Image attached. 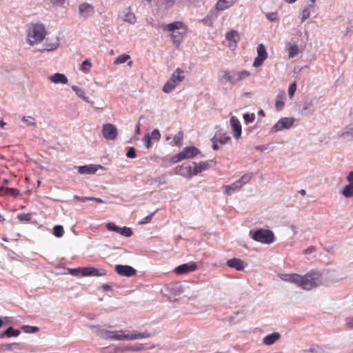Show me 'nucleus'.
<instances>
[{
  "instance_id": "obj_1",
  "label": "nucleus",
  "mask_w": 353,
  "mask_h": 353,
  "mask_svg": "<svg viewBox=\"0 0 353 353\" xmlns=\"http://www.w3.org/2000/svg\"><path fill=\"white\" fill-rule=\"evenodd\" d=\"M160 28L164 32H170L172 41L176 47L179 46L183 42L188 31V26L179 21L169 24H162Z\"/></svg>"
},
{
  "instance_id": "obj_2",
  "label": "nucleus",
  "mask_w": 353,
  "mask_h": 353,
  "mask_svg": "<svg viewBox=\"0 0 353 353\" xmlns=\"http://www.w3.org/2000/svg\"><path fill=\"white\" fill-rule=\"evenodd\" d=\"M321 274L316 271H310L305 275L299 274L297 286L303 290H310L319 286L321 283Z\"/></svg>"
},
{
  "instance_id": "obj_3",
  "label": "nucleus",
  "mask_w": 353,
  "mask_h": 353,
  "mask_svg": "<svg viewBox=\"0 0 353 353\" xmlns=\"http://www.w3.org/2000/svg\"><path fill=\"white\" fill-rule=\"evenodd\" d=\"M151 334L148 332H138L137 331H133L131 333L125 334V331L123 330H117V331H106L105 332V338L110 340H117V341H123V340H135L139 339H145L150 337Z\"/></svg>"
},
{
  "instance_id": "obj_4",
  "label": "nucleus",
  "mask_w": 353,
  "mask_h": 353,
  "mask_svg": "<svg viewBox=\"0 0 353 353\" xmlns=\"http://www.w3.org/2000/svg\"><path fill=\"white\" fill-rule=\"evenodd\" d=\"M46 34V28L40 23H32L28 28L27 39L30 45L41 42Z\"/></svg>"
},
{
  "instance_id": "obj_5",
  "label": "nucleus",
  "mask_w": 353,
  "mask_h": 353,
  "mask_svg": "<svg viewBox=\"0 0 353 353\" xmlns=\"http://www.w3.org/2000/svg\"><path fill=\"white\" fill-rule=\"evenodd\" d=\"M69 273L75 276H103L106 274L104 269H97L94 267H83L78 268H71L68 270Z\"/></svg>"
},
{
  "instance_id": "obj_6",
  "label": "nucleus",
  "mask_w": 353,
  "mask_h": 353,
  "mask_svg": "<svg viewBox=\"0 0 353 353\" xmlns=\"http://www.w3.org/2000/svg\"><path fill=\"white\" fill-rule=\"evenodd\" d=\"M185 79L184 71L178 68L172 74L170 78L165 83L162 88V91L165 93H170L175 89Z\"/></svg>"
},
{
  "instance_id": "obj_7",
  "label": "nucleus",
  "mask_w": 353,
  "mask_h": 353,
  "mask_svg": "<svg viewBox=\"0 0 353 353\" xmlns=\"http://www.w3.org/2000/svg\"><path fill=\"white\" fill-rule=\"evenodd\" d=\"M250 237L255 241L270 244L274 241L275 236L272 231L267 229H258L250 231Z\"/></svg>"
},
{
  "instance_id": "obj_8",
  "label": "nucleus",
  "mask_w": 353,
  "mask_h": 353,
  "mask_svg": "<svg viewBox=\"0 0 353 353\" xmlns=\"http://www.w3.org/2000/svg\"><path fill=\"white\" fill-rule=\"evenodd\" d=\"M199 153L200 150L194 146L185 147L181 152L173 156L171 159V161L173 163H176L183 159L194 158Z\"/></svg>"
},
{
  "instance_id": "obj_9",
  "label": "nucleus",
  "mask_w": 353,
  "mask_h": 353,
  "mask_svg": "<svg viewBox=\"0 0 353 353\" xmlns=\"http://www.w3.org/2000/svg\"><path fill=\"white\" fill-rule=\"evenodd\" d=\"M230 137L227 133L218 132L212 139V148L214 150H217L219 149L218 143L225 144L230 141Z\"/></svg>"
},
{
  "instance_id": "obj_10",
  "label": "nucleus",
  "mask_w": 353,
  "mask_h": 353,
  "mask_svg": "<svg viewBox=\"0 0 353 353\" xmlns=\"http://www.w3.org/2000/svg\"><path fill=\"white\" fill-rule=\"evenodd\" d=\"M267 58L268 53L265 47L263 44L261 43L257 47V56L254 59L253 66L256 68L261 66Z\"/></svg>"
},
{
  "instance_id": "obj_11",
  "label": "nucleus",
  "mask_w": 353,
  "mask_h": 353,
  "mask_svg": "<svg viewBox=\"0 0 353 353\" xmlns=\"http://www.w3.org/2000/svg\"><path fill=\"white\" fill-rule=\"evenodd\" d=\"M193 168H194V163H192V164L184 163L181 166L176 167V170L177 174L190 179L196 175Z\"/></svg>"
},
{
  "instance_id": "obj_12",
  "label": "nucleus",
  "mask_w": 353,
  "mask_h": 353,
  "mask_svg": "<svg viewBox=\"0 0 353 353\" xmlns=\"http://www.w3.org/2000/svg\"><path fill=\"white\" fill-rule=\"evenodd\" d=\"M103 136L107 140H114L117 137V128L111 124L107 123L103 125Z\"/></svg>"
},
{
  "instance_id": "obj_13",
  "label": "nucleus",
  "mask_w": 353,
  "mask_h": 353,
  "mask_svg": "<svg viewBox=\"0 0 353 353\" xmlns=\"http://www.w3.org/2000/svg\"><path fill=\"white\" fill-rule=\"evenodd\" d=\"M294 122V119L284 117L281 119L272 128L274 132L281 131L283 129H289Z\"/></svg>"
},
{
  "instance_id": "obj_14",
  "label": "nucleus",
  "mask_w": 353,
  "mask_h": 353,
  "mask_svg": "<svg viewBox=\"0 0 353 353\" xmlns=\"http://www.w3.org/2000/svg\"><path fill=\"white\" fill-rule=\"evenodd\" d=\"M197 265L196 263H183L174 269V272L178 275L185 274L189 272H194L196 270Z\"/></svg>"
},
{
  "instance_id": "obj_15",
  "label": "nucleus",
  "mask_w": 353,
  "mask_h": 353,
  "mask_svg": "<svg viewBox=\"0 0 353 353\" xmlns=\"http://www.w3.org/2000/svg\"><path fill=\"white\" fill-rule=\"evenodd\" d=\"M115 271L121 276H132L136 274L137 271L134 268L129 265H117L115 266Z\"/></svg>"
},
{
  "instance_id": "obj_16",
  "label": "nucleus",
  "mask_w": 353,
  "mask_h": 353,
  "mask_svg": "<svg viewBox=\"0 0 353 353\" xmlns=\"http://www.w3.org/2000/svg\"><path fill=\"white\" fill-rule=\"evenodd\" d=\"M230 123L233 130L234 137L239 139L241 134V125L239 121L234 117L230 119Z\"/></svg>"
},
{
  "instance_id": "obj_17",
  "label": "nucleus",
  "mask_w": 353,
  "mask_h": 353,
  "mask_svg": "<svg viewBox=\"0 0 353 353\" xmlns=\"http://www.w3.org/2000/svg\"><path fill=\"white\" fill-rule=\"evenodd\" d=\"M227 265L231 268L241 271L245 267V263L240 259L233 258L227 261Z\"/></svg>"
},
{
  "instance_id": "obj_18",
  "label": "nucleus",
  "mask_w": 353,
  "mask_h": 353,
  "mask_svg": "<svg viewBox=\"0 0 353 353\" xmlns=\"http://www.w3.org/2000/svg\"><path fill=\"white\" fill-rule=\"evenodd\" d=\"M49 79L54 83L66 84L68 82V78L63 74L56 73L49 77Z\"/></svg>"
},
{
  "instance_id": "obj_19",
  "label": "nucleus",
  "mask_w": 353,
  "mask_h": 353,
  "mask_svg": "<svg viewBox=\"0 0 353 353\" xmlns=\"http://www.w3.org/2000/svg\"><path fill=\"white\" fill-rule=\"evenodd\" d=\"M279 277L283 281L290 282L297 285L299 274H280Z\"/></svg>"
},
{
  "instance_id": "obj_20",
  "label": "nucleus",
  "mask_w": 353,
  "mask_h": 353,
  "mask_svg": "<svg viewBox=\"0 0 353 353\" xmlns=\"http://www.w3.org/2000/svg\"><path fill=\"white\" fill-rule=\"evenodd\" d=\"M235 2V0H219L216 4V9L222 11L231 7Z\"/></svg>"
},
{
  "instance_id": "obj_21",
  "label": "nucleus",
  "mask_w": 353,
  "mask_h": 353,
  "mask_svg": "<svg viewBox=\"0 0 353 353\" xmlns=\"http://www.w3.org/2000/svg\"><path fill=\"white\" fill-rule=\"evenodd\" d=\"M239 183H240L236 181L234 183H233L232 185H223V188L225 190V193L228 195H230L232 193H234V192L241 190L242 188V187L241 186V185Z\"/></svg>"
},
{
  "instance_id": "obj_22",
  "label": "nucleus",
  "mask_w": 353,
  "mask_h": 353,
  "mask_svg": "<svg viewBox=\"0 0 353 353\" xmlns=\"http://www.w3.org/2000/svg\"><path fill=\"white\" fill-rule=\"evenodd\" d=\"M194 168H193L194 169V174L196 175L203 171L208 170L210 167L209 161H202L199 163L194 162Z\"/></svg>"
},
{
  "instance_id": "obj_23",
  "label": "nucleus",
  "mask_w": 353,
  "mask_h": 353,
  "mask_svg": "<svg viewBox=\"0 0 353 353\" xmlns=\"http://www.w3.org/2000/svg\"><path fill=\"white\" fill-rule=\"evenodd\" d=\"M97 170L98 168L94 165L79 166L78 168L80 174H94Z\"/></svg>"
},
{
  "instance_id": "obj_24",
  "label": "nucleus",
  "mask_w": 353,
  "mask_h": 353,
  "mask_svg": "<svg viewBox=\"0 0 353 353\" xmlns=\"http://www.w3.org/2000/svg\"><path fill=\"white\" fill-rule=\"evenodd\" d=\"M225 37L228 41L234 43V47L236 46L237 42L240 40V36L236 30H230V32H227Z\"/></svg>"
},
{
  "instance_id": "obj_25",
  "label": "nucleus",
  "mask_w": 353,
  "mask_h": 353,
  "mask_svg": "<svg viewBox=\"0 0 353 353\" xmlns=\"http://www.w3.org/2000/svg\"><path fill=\"white\" fill-rule=\"evenodd\" d=\"M279 338L280 334L278 332H274L264 337L263 342L265 345H270L274 343Z\"/></svg>"
},
{
  "instance_id": "obj_26",
  "label": "nucleus",
  "mask_w": 353,
  "mask_h": 353,
  "mask_svg": "<svg viewBox=\"0 0 353 353\" xmlns=\"http://www.w3.org/2000/svg\"><path fill=\"white\" fill-rule=\"evenodd\" d=\"M79 12L84 17H88L93 12V8L91 5L83 3L79 6Z\"/></svg>"
},
{
  "instance_id": "obj_27",
  "label": "nucleus",
  "mask_w": 353,
  "mask_h": 353,
  "mask_svg": "<svg viewBox=\"0 0 353 353\" xmlns=\"http://www.w3.org/2000/svg\"><path fill=\"white\" fill-rule=\"evenodd\" d=\"M285 97V94L284 91L280 92L276 97V101L275 103L276 109L279 111L281 110L284 107V99Z\"/></svg>"
},
{
  "instance_id": "obj_28",
  "label": "nucleus",
  "mask_w": 353,
  "mask_h": 353,
  "mask_svg": "<svg viewBox=\"0 0 353 353\" xmlns=\"http://www.w3.org/2000/svg\"><path fill=\"white\" fill-rule=\"evenodd\" d=\"M250 76V72L247 70H242L240 72H234V85Z\"/></svg>"
},
{
  "instance_id": "obj_29",
  "label": "nucleus",
  "mask_w": 353,
  "mask_h": 353,
  "mask_svg": "<svg viewBox=\"0 0 353 353\" xmlns=\"http://www.w3.org/2000/svg\"><path fill=\"white\" fill-rule=\"evenodd\" d=\"M1 190L3 192V194L6 195H10L14 197H16L20 194V191L16 188H2Z\"/></svg>"
},
{
  "instance_id": "obj_30",
  "label": "nucleus",
  "mask_w": 353,
  "mask_h": 353,
  "mask_svg": "<svg viewBox=\"0 0 353 353\" xmlns=\"http://www.w3.org/2000/svg\"><path fill=\"white\" fill-rule=\"evenodd\" d=\"M222 72L223 73V78L230 83L234 85V71L223 70Z\"/></svg>"
},
{
  "instance_id": "obj_31",
  "label": "nucleus",
  "mask_w": 353,
  "mask_h": 353,
  "mask_svg": "<svg viewBox=\"0 0 353 353\" xmlns=\"http://www.w3.org/2000/svg\"><path fill=\"white\" fill-rule=\"evenodd\" d=\"M130 59V56L129 54H123L115 59V60L114 61V64L119 65V64L125 63V61H127Z\"/></svg>"
},
{
  "instance_id": "obj_32",
  "label": "nucleus",
  "mask_w": 353,
  "mask_h": 353,
  "mask_svg": "<svg viewBox=\"0 0 353 353\" xmlns=\"http://www.w3.org/2000/svg\"><path fill=\"white\" fill-rule=\"evenodd\" d=\"M252 178V173H246L244 175H243L241 179L237 180L238 182H239L241 186L243 188L244 185L248 183Z\"/></svg>"
},
{
  "instance_id": "obj_33",
  "label": "nucleus",
  "mask_w": 353,
  "mask_h": 353,
  "mask_svg": "<svg viewBox=\"0 0 353 353\" xmlns=\"http://www.w3.org/2000/svg\"><path fill=\"white\" fill-rule=\"evenodd\" d=\"M342 194L344 196L349 198L353 196V185H347L343 190Z\"/></svg>"
},
{
  "instance_id": "obj_34",
  "label": "nucleus",
  "mask_w": 353,
  "mask_h": 353,
  "mask_svg": "<svg viewBox=\"0 0 353 353\" xmlns=\"http://www.w3.org/2000/svg\"><path fill=\"white\" fill-rule=\"evenodd\" d=\"M64 234L63 228L61 225H57L53 228V234L57 237H61Z\"/></svg>"
},
{
  "instance_id": "obj_35",
  "label": "nucleus",
  "mask_w": 353,
  "mask_h": 353,
  "mask_svg": "<svg viewBox=\"0 0 353 353\" xmlns=\"http://www.w3.org/2000/svg\"><path fill=\"white\" fill-rule=\"evenodd\" d=\"M174 142L176 146H181L183 143V133L182 132H178L174 137Z\"/></svg>"
},
{
  "instance_id": "obj_36",
  "label": "nucleus",
  "mask_w": 353,
  "mask_h": 353,
  "mask_svg": "<svg viewBox=\"0 0 353 353\" xmlns=\"http://www.w3.org/2000/svg\"><path fill=\"white\" fill-rule=\"evenodd\" d=\"M136 20L137 19L134 14L131 12H128L124 16V21L131 24H134L136 22Z\"/></svg>"
},
{
  "instance_id": "obj_37",
  "label": "nucleus",
  "mask_w": 353,
  "mask_h": 353,
  "mask_svg": "<svg viewBox=\"0 0 353 353\" xmlns=\"http://www.w3.org/2000/svg\"><path fill=\"white\" fill-rule=\"evenodd\" d=\"M289 58H294L299 53V48L296 45H292L288 48Z\"/></svg>"
},
{
  "instance_id": "obj_38",
  "label": "nucleus",
  "mask_w": 353,
  "mask_h": 353,
  "mask_svg": "<svg viewBox=\"0 0 353 353\" xmlns=\"http://www.w3.org/2000/svg\"><path fill=\"white\" fill-rule=\"evenodd\" d=\"M19 334L20 331L19 330H14L12 327H8L5 332V334L8 337L17 336Z\"/></svg>"
},
{
  "instance_id": "obj_39",
  "label": "nucleus",
  "mask_w": 353,
  "mask_h": 353,
  "mask_svg": "<svg viewBox=\"0 0 353 353\" xmlns=\"http://www.w3.org/2000/svg\"><path fill=\"white\" fill-rule=\"evenodd\" d=\"M119 234H120L124 236L129 237L132 235V231L130 228L123 227V228H120Z\"/></svg>"
},
{
  "instance_id": "obj_40",
  "label": "nucleus",
  "mask_w": 353,
  "mask_h": 353,
  "mask_svg": "<svg viewBox=\"0 0 353 353\" xmlns=\"http://www.w3.org/2000/svg\"><path fill=\"white\" fill-rule=\"evenodd\" d=\"M92 64L90 61L88 59L83 61L81 65V70L83 72H88L90 68H91Z\"/></svg>"
},
{
  "instance_id": "obj_41",
  "label": "nucleus",
  "mask_w": 353,
  "mask_h": 353,
  "mask_svg": "<svg viewBox=\"0 0 353 353\" xmlns=\"http://www.w3.org/2000/svg\"><path fill=\"white\" fill-rule=\"evenodd\" d=\"M22 121L30 126H34L36 125L35 120L32 117H23Z\"/></svg>"
},
{
  "instance_id": "obj_42",
  "label": "nucleus",
  "mask_w": 353,
  "mask_h": 353,
  "mask_svg": "<svg viewBox=\"0 0 353 353\" xmlns=\"http://www.w3.org/2000/svg\"><path fill=\"white\" fill-rule=\"evenodd\" d=\"M32 216L30 213L19 214L17 216V219L21 221H30Z\"/></svg>"
},
{
  "instance_id": "obj_43",
  "label": "nucleus",
  "mask_w": 353,
  "mask_h": 353,
  "mask_svg": "<svg viewBox=\"0 0 353 353\" xmlns=\"http://www.w3.org/2000/svg\"><path fill=\"white\" fill-rule=\"evenodd\" d=\"M142 140L147 148H150L152 147L151 137L148 134H145Z\"/></svg>"
},
{
  "instance_id": "obj_44",
  "label": "nucleus",
  "mask_w": 353,
  "mask_h": 353,
  "mask_svg": "<svg viewBox=\"0 0 353 353\" xmlns=\"http://www.w3.org/2000/svg\"><path fill=\"white\" fill-rule=\"evenodd\" d=\"M106 228L110 230V231H114L115 232H117L119 233V229L120 228L117 226L114 223H108L105 225Z\"/></svg>"
},
{
  "instance_id": "obj_45",
  "label": "nucleus",
  "mask_w": 353,
  "mask_h": 353,
  "mask_svg": "<svg viewBox=\"0 0 353 353\" xmlns=\"http://www.w3.org/2000/svg\"><path fill=\"white\" fill-rule=\"evenodd\" d=\"M296 90V84L295 82L291 83L288 88V95L290 98H292L294 97V92Z\"/></svg>"
},
{
  "instance_id": "obj_46",
  "label": "nucleus",
  "mask_w": 353,
  "mask_h": 353,
  "mask_svg": "<svg viewBox=\"0 0 353 353\" xmlns=\"http://www.w3.org/2000/svg\"><path fill=\"white\" fill-rule=\"evenodd\" d=\"M310 16V10L308 8H305L303 10L301 13V21H304L307 19H308Z\"/></svg>"
},
{
  "instance_id": "obj_47",
  "label": "nucleus",
  "mask_w": 353,
  "mask_h": 353,
  "mask_svg": "<svg viewBox=\"0 0 353 353\" xmlns=\"http://www.w3.org/2000/svg\"><path fill=\"white\" fill-rule=\"evenodd\" d=\"M243 119H244L245 122H247V123H252L255 119V115L253 113H252V114H245L243 115Z\"/></svg>"
},
{
  "instance_id": "obj_48",
  "label": "nucleus",
  "mask_w": 353,
  "mask_h": 353,
  "mask_svg": "<svg viewBox=\"0 0 353 353\" xmlns=\"http://www.w3.org/2000/svg\"><path fill=\"white\" fill-rule=\"evenodd\" d=\"M126 157L130 159H133L136 157V152L134 148L130 147L129 148L127 153Z\"/></svg>"
},
{
  "instance_id": "obj_49",
  "label": "nucleus",
  "mask_w": 353,
  "mask_h": 353,
  "mask_svg": "<svg viewBox=\"0 0 353 353\" xmlns=\"http://www.w3.org/2000/svg\"><path fill=\"white\" fill-rule=\"evenodd\" d=\"M151 138L155 140H159L161 138V134L159 130L155 129L151 133Z\"/></svg>"
},
{
  "instance_id": "obj_50",
  "label": "nucleus",
  "mask_w": 353,
  "mask_h": 353,
  "mask_svg": "<svg viewBox=\"0 0 353 353\" xmlns=\"http://www.w3.org/2000/svg\"><path fill=\"white\" fill-rule=\"evenodd\" d=\"M25 332H37L39 331V328L37 327H33V326H24L23 327Z\"/></svg>"
},
{
  "instance_id": "obj_51",
  "label": "nucleus",
  "mask_w": 353,
  "mask_h": 353,
  "mask_svg": "<svg viewBox=\"0 0 353 353\" xmlns=\"http://www.w3.org/2000/svg\"><path fill=\"white\" fill-rule=\"evenodd\" d=\"M145 348L143 347V344L138 343L133 346H132V351H141L143 350Z\"/></svg>"
},
{
  "instance_id": "obj_52",
  "label": "nucleus",
  "mask_w": 353,
  "mask_h": 353,
  "mask_svg": "<svg viewBox=\"0 0 353 353\" xmlns=\"http://www.w3.org/2000/svg\"><path fill=\"white\" fill-rule=\"evenodd\" d=\"M316 251V248L314 246H310L307 249L303 250V254H310Z\"/></svg>"
},
{
  "instance_id": "obj_53",
  "label": "nucleus",
  "mask_w": 353,
  "mask_h": 353,
  "mask_svg": "<svg viewBox=\"0 0 353 353\" xmlns=\"http://www.w3.org/2000/svg\"><path fill=\"white\" fill-rule=\"evenodd\" d=\"M72 89L77 93V95H79V97H82V94H83V91L81 88H79L75 85H73L72 87Z\"/></svg>"
},
{
  "instance_id": "obj_54",
  "label": "nucleus",
  "mask_w": 353,
  "mask_h": 353,
  "mask_svg": "<svg viewBox=\"0 0 353 353\" xmlns=\"http://www.w3.org/2000/svg\"><path fill=\"white\" fill-rule=\"evenodd\" d=\"M346 325L348 328L353 329V318L349 317L346 319Z\"/></svg>"
},
{
  "instance_id": "obj_55",
  "label": "nucleus",
  "mask_w": 353,
  "mask_h": 353,
  "mask_svg": "<svg viewBox=\"0 0 353 353\" xmlns=\"http://www.w3.org/2000/svg\"><path fill=\"white\" fill-rule=\"evenodd\" d=\"M267 18L271 21H276L277 20V18H276V14L275 13H268L267 14Z\"/></svg>"
},
{
  "instance_id": "obj_56",
  "label": "nucleus",
  "mask_w": 353,
  "mask_h": 353,
  "mask_svg": "<svg viewBox=\"0 0 353 353\" xmlns=\"http://www.w3.org/2000/svg\"><path fill=\"white\" fill-rule=\"evenodd\" d=\"M18 345L17 343H7L2 345V347L5 350H12V346Z\"/></svg>"
},
{
  "instance_id": "obj_57",
  "label": "nucleus",
  "mask_w": 353,
  "mask_h": 353,
  "mask_svg": "<svg viewBox=\"0 0 353 353\" xmlns=\"http://www.w3.org/2000/svg\"><path fill=\"white\" fill-rule=\"evenodd\" d=\"M153 213L147 216L146 217H145L143 219V220L142 221H141V223H148L151 221L152 216H153Z\"/></svg>"
},
{
  "instance_id": "obj_58",
  "label": "nucleus",
  "mask_w": 353,
  "mask_h": 353,
  "mask_svg": "<svg viewBox=\"0 0 353 353\" xmlns=\"http://www.w3.org/2000/svg\"><path fill=\"white\" fill-rule=\"evenodd\" d=\"M74 199L81 202H85L87 201V196H79L77 195H75L74 196Z\"/></svg>"
},
{
  "instance_id": "obj_59",
  "label": "nucleus",
  "mask_w": 353,
  "mask_h": 353,
  "mask_svg": "<svg viewBox=\"0 0 353 353\" xmlns=\"http://www.w3.org/2000/svg\"><path fill=\"white\" fill-rule=\"evenodd\" d=\"M347 181L350 185H353V172H350L347 177Z\"/></svg>"
},
{
  "instance_id": "obj_60",
  "label": "nucleus",
  "mask_w": 353,
  "mask_h": 353,
  "mask_svg": "<svg viewBox=\"0 0 353 353\" xmlns=\"http://www.w3.org/2000/svg\"><path fill=\"white\" fill-rule=\"evenodd\" d=\"M58 44L57 43H55V44H53L52 46H51L50 47L48 48L47 50H52L54 49H56L57 47Z\"/></svg>"
},
{
  "instance_id": "obj_61",
  "label": "nucleus",
  "mask_w": 353,
  "mask_h": 353,
  "mask_svg": "<svg viewBox=\"0 0 353 353\" xmlns=\"http://www.w3.org/2000/svg\"><path fill=\"white\" fill-rule=\"evenodd\" d=\"M94 201L99 203H103V201L100 198H95Z\"/></svg>"
},
{
  "instance_id": "obj_62",
  "label": "nucleus",
  "mask_w": 353,
  "mask_h": 353,
  "mask_svg": "<svg viewBox=\"0 0 353 353\" xmlns=\"http://www.w3.org/2000/svg\"><path fill=\"white\" fill-rule=\"evenodd\" d=\"M299 193L301 194V196H305L306 194V192L305 190L302 189L299 191Z\"/></svg>"
},
{
  "instance_id": "obj_63",
  "label": "nucleus",
  "mask_w": 353,
  "mask_h": 353,
  "mask_svg": "<svg viewBox=\"0 0 353 353\" xmlns=\"http://www.w3.org/2000/svg\"><path fill=\"white\" fill-rule=\"evenodd\" d=\"M123 351H132V346H128V347H126L123 350Z\"/></svg>"
},
{
  "instance_id": "obj_64",
  "label": "nucleus",
  "mask_w": 353,
  "mask_h": 353,
  "mask_svg": "<svg viewBox=\"0 0 353 353\" xmlns=\"http://www.w3.org/2000/svg\"><path fill=\"white\" fill-rule=\"evenodd\" d=\"M259 115H261V116H263V117H264V116H265V113H264V112H263L262 110H261L259 112Z\"/></svg>"
}]
</instances>
